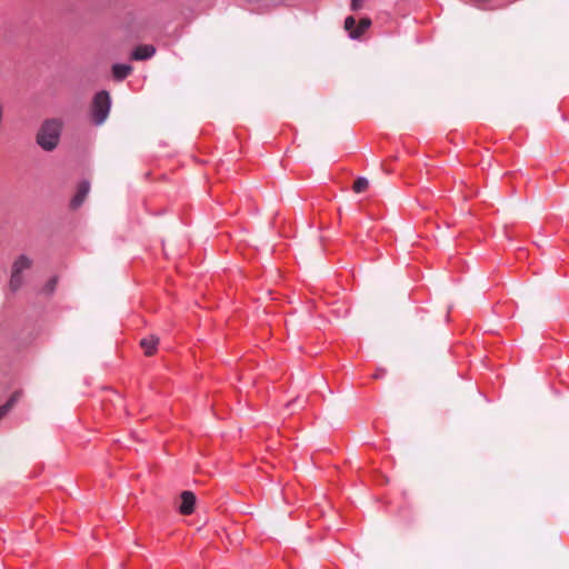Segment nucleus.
I'll list each match as a JSON object with an SVG mask.
<instances>
[{"label":"nucleus","instance_id":"ddd939ff","mask_svg":"<svg viewBox=\"0 0 569 569\" xmlns=\"http://www.w3.org/2000/svg\"><path fill=\"white\" fill-rule=\"evenodd\" d=\"M356 23H357L356 19L352 16H349L345 20V29L347 31H349V33H350L351 31L356 30V28H355Z\"/></svg>","mask_w":569,"mask_h":569},{"label":"nucleus","instance_id":"20e7f679","mask_svg":"<svg viewBox=\"0 0 569 569\" xmlns=\"http://www.w3.org/2000/svg\"><path fill=\"white\" fill-rule=\"evenodd\" d=\"M89 190H90L89 181H86V180L81 181L78 184L76 194L72 197V199L70 201V207L72 209H78L83 203L86 197L89 193Z\"/></svg>","mask_w":569,"mask_h":569},{"label":"nucleus","instance_id":"39448f33","mask_svg":"<svg viewBox=\"0 0 569 569\" xmlns=\"http://www.w3.org/2000/svg\"><path fill=\"white\" fill-rule=\"evenodd\" d=\"M156 53V48L152 44H139L131 52V59L143 61L152 58Z\"/></svg>","mask_w":569,"mask_h":569},{"label":"nucleus","instance_id":"dca6fc26","mask_svg":"<svg viewBox=\"0 0 569 569\" xmlns=\"http://www.w3.org/2000/svg\"><path fill=\"white\" fill-rule=\"evenodd\" d=\"M362 1L363 0H351V10L353 11H358L359 9H361L362 7Z\"/></svg>","mask_w":569,"mask_h":569},{"label":"nucleus","instance_id":"f257e3e1","mask_svg":"<svg viewBox=\"0 0 569 569\" xmlns=\"http://www.w3.org/2000/svg\"><path fill=\"white\" fill-rule=\"evenodd\" d=\"M62 124L57 119L46 120L37 134V143L46 151H52L59 143Z\"/></svg>","mask_w":569,"mask_h":569},{"label":"nucleus","instance_id":"1a4fd4ad","mask_svg":"<svg viewBox=\"0 0 569 569\" xmlns=\"http://www.w3.org/2000/svg\"><path fill=\"white\" fill-rule=\"evenodd\" d=\"M19 397L20 392L16 391L10 396L4 405L0 406V420L12 409Z\"/></svg>","mask_w":569,"mask_h":569},{"label":"nucleus","instance_id":"6e6552de","mask_svg":"<svg viewBox=\"0 0 569 569\" xmlns=\"http://www.w3.org/2000/svg\"><path fill=\"white\" fill-rule=\"evenodd\" d=\"M31 259H29L26 254H21L13 262L11 271L22 274L24 270L31 267Z\"/></svg>","mask_w":569,"mask_h":569},{"label":"nucleus","instance_id":"4468645a","mask_svg":"<svg viewBox=\"0 0 569 569\" xmlns=\"http://www.w3.org/2000/svg\"><path fill=\"white\" fill-rule=\"evenodd\" d=\"M56 284H57V278L53 277L51 278L44 286L43 288V291H46L47 293H52L54 291V288H56Z\"/></svg>","mask_w":569,"mask_h":569},{"label":"nucleus","instance_id":"9b49d317","mask_svg":"<svg viewBox=\"0 0 569 569\" xmlns=\"http://www.w3.org/2000/svg\"><path fill=\"white\" fill-rule=\"evenodd\" d=\"M368 187H369L368 179L365 177H358L353 182L352 190L356 193H361V192H365L368 189Z\"/></svg>","mask_w":569,"mask_h":569},{"label":"nucleus","instance_id":"423d86ee","mask_svg":"<svg viewBox=\"0 0 569 569\" xmlns=\"http://www.w3.org/2000/svg\"><path fill=\"white\" fill-rule=\"evenodd\" d=\"M159 345V338L154 335H150L140 340V347L143 349L147 357H151L156 353Z\"/></svg>","mask_w":569,"mask_h":569},{"label":"nucleus","instance_id":"0eeeda50","mask_svg":"<svg viewBox=\"0 0 569 569\" xmlns=\"http://www.w3.org/2000/svg\"><path fill=\"white\" fill-rule=\"evenodd\" d=\"M133 68L127 63H114L112 66V77L116 81H123L132 72Z\"/></svg>","mask_w":569,"mask_h":569},{"label":"nucleus","instance_id":"f03ea898","mask_svg":"<svg viewBox=\"0 0 569 569\" xmlns=\"http://www.w3.org/2000/svg\"><path fill=\"white\" fill-rule=\"evenodd\" d=\"M111 107V98L108 91L97 92L92 100V119L94 124H102L108 118Z\"/></svg>","mask_w":569,"mask_h":569},{"label":"nucleus","instance_id":"f8f14e48","mask_svg":"<svg viewBox=\"0 0 569 569\" xmlns=\"http://www.w3.org/2000/svg\"><path fill=\"white\" fill-rule=\"evenodd\" d=\"M22 274L21 273H16L13 271H11V277H10V281H9V287H10V290L12 292H16L17 290L20 289V287L22 286Z\"/></svg>","mask_w":569,"mask_h":569},{"label":"nucleus","instance_id":"9d476101","mask_svg":"<svg viewBox=\"0 0 569 569\" xmlns=\"http://www.w3.org/2000/svg\"><path fill=\"white\" fill-rule=\"evenodd\" d=\"M371 26V20L369 18H362L359 21L355 31L350 32L351 39H358L369 27Z\"/></svg>","mask_w":569,"mask_h":569},{"label":"nucleus","instance_id":"2eb2a0df","mask_svg":"<svg viewBox=\"0 0 569 569\" xmlns=\"http://www.w3.org/2000/svg\"><path fill=\"white\" fill-rule=\"evenodd\" d=\"M387 370L383 368H378L377 371L372 375L373 379H381L386 376Z\"/></svg>","mask_w":569,"mask_h":569},{"label":"nucleus","instance_id":"7ed1b4c3","mask_svg":"<svg viewBox=\"0 0 569 569\" xmlns=\"http://www.w3.org/2000/svg\"><path fill=\"white\" fill-rule=\"evenodd\" d=\"M181 503L179 506V511L181 515L188 516L191 515L194 511L196 507V495L191 491H182L181 492Z\"/></svg>","mask_w":569,"mask_h":569}]
</instances>
